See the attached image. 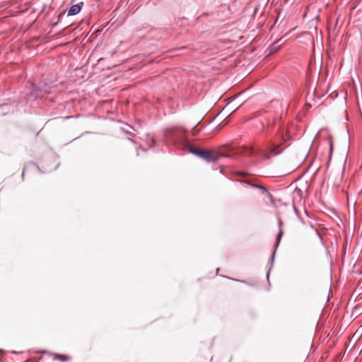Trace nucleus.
Returning <instances> with one entry per match:
<instances>
[{
  "mask_svg": "<svg viewBox=\"0 0 362 362\" xmlns=\"http://www.w3.org/2000/svg\"><path fill=\"white\" fill-rule=\"evenodd\" d=\"M270 269H271V268L269 269V271H268V272H267V278L269 277V274Z\"/></svg>",
  "mask_w": 362,
  "mask_h": 362,
  "instance_id": "nucleus-10",
  "label": "nucleus"
},
{
  "mask_svg": "<svg viewBox=\"0 0 362 362\" xmlns=\"http://www.w3.org/2000/svg\"><path fill=\"white\" fill-rule=\"evenodd\" d=\"M56 358H59V360H61L62 361H66L68 359V356H66V355L57 354L56 356Z\"/></svg>",
  "mask_w": 362,
  "mask_h": 362,
  "instance_id": "nucleus-6",
  "label": "nucleus"
},
{
  "mask_svg": "<svg viewBox=\"0 0 362 362\" xmlns=\"http://www.w3.org/2000/svg\"><path fill=\"white\" fill-rule=\"evenodd\" d=\"M332 144H331V145H330V151H332Z\"/></svg>",
  "mask_w": 362,
  "mask_h": 362,
  "instance_id": "nucleus-12",
  "label": "nucleus"
},
{
  "mask_svg": "<svg viewBox=\"0 0 362 362\" xmlns=\"http://www.w3.org/2000/svg\"><path fill=\"white\" fill-rule=\"evenodd\" d=\"M272 104L274 105H279V103L278 102H272Z\"/></svg>",
  "mask_w": 362,
  "mask_h": 362,
  "instance_id": "nucleus-9",
  "label": "nucleus"
},
{
  "mask_svg": "<svg viewBox=\"0 0 362 362\" xmlns=\"http://www.w3.org/2000/svg\"><path fill=\"white\" fill-rule=\"evenodd\" d=\"M282 235H283V230H282V228H280V230H279V233H277V235H276V243H274V247L275 250H274V251L273 252L272 255V257H271V259H270L271 264H273V262H274V260L275 254H276V249H277V247H278V246H279V243H280V241H281V238H282Z\"/></svg>",
  "mask_w": 362,
  "mask_h": 362,
  "instance_id": "nucleus-3",
  "label": "nucleus"
},
{
  "mask_svg": "<svg viewBox=\"0 0 362 362\" xmlns=\"http://www.w3.org/2000/svg\"><path fill=\"white\" fill-rule=\"evenodd\" d=\"M282 224H283V222H282L281 219L279 218V220H278V226H279V229L282 228H281L282 227Z\"/></svg>",
  "mask_w": 362,
  "mask_h": 362,
  "instance_id": "nucleus-7",
  "label": "nucleus"
},
{
  "mask_svg": "<svg viewBox=\"0 0 362 362\" xmlns=\"http://www.w3.org/2000/svg\"><path fill=\"white\" fill-rule=\"evenodd\" d=\"M240 182L241 184H245V185H250L252 187H255V188H257L259 189H261L263 193H265V194H267L269 196H271L270 193L268 192L267 189L263 186V185H259V184H255V183H252L250 181H246V180H240Z\"/></svg>",
  "mask_w": 362,
  "mask_h": 362,
  "instance_id": "nucleus-4",
  "label": "nucleus"
},
{
  "mask_svg": "<svg viewBox=\"0 0 362 362\" xmlns=\"http://www.w3.org/2000/svg\"><path fill=\"white\" fill-rule=\"evenodd\" d=\"M24 174H25V169L23 171V174H22L23 177L24 176Z\"/></svg>",
  "mask_w": 362,
  "mask_h": 362,
  "instance_id": "nucleus-11",
  "label": "nucleus"
},
{
  "mask_svg": "<svg viewBox=\"0 0 362 362\" xmlns=\"http://www.w3.org/2000/svg\"><path fill=\"white\" fill-rule=\"evenodd\" d=\"M165 139L168 143L173 144L179 149L187 151L197 156L208 163L215 162L218 160L220 156L217 153L209 150H202L193 148L185 136V131L180 127H173L165 130Z\"/></svg>",
  "mask_w": 362,
  "mask_h": 362,
  "instance_id": "nucleus-1",
  "label": "nucleus"
},
{
  "mask_svg": "<svg viewBox=\"0 0 362 362\" xmlns=\"http://www.w3.org/2000/svg\"><path fill=\"white\" fill-rule=\"evenodd\" d=\"M82 4L83 3L72 5L68 10V16H74L78 14L81 10Z\"/></svg>",
  "mask_w": 362,
  "mask_h": 362,
  "instance_id": "nucleus-5",
  "label": "nucleus"
},
{
  "mask_svg": "<svg viewBox=\"0 0 362 362\" xmlns=\"http://www.w3.org/2000/svg\"><path fill=\"white\" fill-rule=\"evenodd\" d=\"M7 106H8L7 104H4V105H1V108L4 109V108L6 107Z\"/></svg>",
  "mask_w": 362,
  "mask_h": 362,
  "instance_id": "nucleus-8",
  "label": "nucleus"
},
{
  "mask_svg": "<svg viewBox=\"0 0 362 362\" xmlns=\"http://www.w3.org/2000/svg\"><path fill=\"white\" fill-rule=\"evenodd\" d=\"M274 127L277 129L275 136L271 141V149L269 154H265L261 148H254L250 146L243 147L242 153L247 156L255 158L257 160L269 159L272 156L278 155L281 149L277 150L282 144L289 141L291 138L288 133L286 127L282 125L279 122L274 124Z\"/></svg>",
  "mask_w": 362,
  "mask_h": 362,
  "instance_id": "nucleus-2",
  "label": "nucleus"
}]
</instances>
